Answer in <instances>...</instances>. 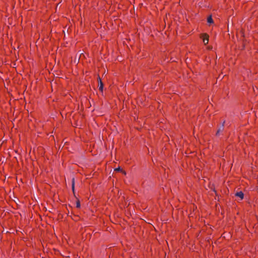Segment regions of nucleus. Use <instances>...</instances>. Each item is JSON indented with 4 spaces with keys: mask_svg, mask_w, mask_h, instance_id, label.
I'll list each match as a JSON object with an SVG mask.
<instances>
[{
    "mask_svg": "<svg viewBox=\"0 0 258 258\" xmlns=\"http://www.w3.org/2000/svg\"><path fill=\"white\" fill-rule=\"evenodd\" d=\"M207 22L209 24H212V23H213V19L212 18V16H209L208 19H207Z\"/></svg>",
    "mask_w": 258,
    "mask_h": 258,
    "instance_id": "6",
    "label": "nucleus"
},
{
    "mask_svg": "<svg viewBox=\"0 0 258 258\" xmlns=\"http://www.w3.org/2000/svg\"><path fill=\"white\" fill-rule=\"evenodd\" d=\"M202 38L203 39V42L205 45L207 44L209 42V36L206 34H204L202 35Z\"/></svg>",
    "mask_w": 258,
    "mask_h": 258,
    "instance_id": "1",
    "label": "nucleus"
},
{
    "mask_svg": "<svg viewBox=\"0 0 258 258\" xmlns=\"http://www.w3.org/2000/svg\"><path fill=\"white\" fill-rule=\"evenodd\" d=\"M121 170V169L119 167H118V168H117L115 169V171H120Z\"/></svg>",
    "mask_w": 258,
    "mask_h": 258,
    "instance_id": "8",
    "label": "nucleus"
},
{
    "mask_svg": "<svg viewBox=\"0 0 258 258\" xmlns=\"http://www.w3.org/2000/svg\"><path fill=\"white\" fill-rule=\"evenodd\" d=\"M103 84L102 82L101 79H100V83L99 84V89L100 91L102 92L103 91Z\"/></svg>",
    "mask_w": 258,
    "mask_h": 258,
    "instance_id": "4",
    "label": "nucleus"
},
{
    "mask_svg": "<svg viewBox=\"0 0 258 258\" xmlns=\"http://www.w3.org/2000/svg\"><path fill=\"white\" fill-rule=\"evenodd\" d=\"M72 188L74 193L75 192V179L73 178L72 181Z\"/></svg>",
    "mask_w": 258,
    "mask_h": 258,
    "instance_id": "5",
    "label": "nucleus"
},
{
    "mask_svg": "<svg viewBox=\"0 0 258 258\" xmlns=\"http://www.w3.org/2000/svg\"><path fill=\"white\" fill-rule=\"evenodd\" d=\"M225 121L224 120L223 122H222V124L221 125H223V127H224V124H225Z\"/></svg>",
    "mask_w": 258,
    "mask_h": 258,
    "instance_id": "9",
    "label": "nucleus"
},
{
    "mask_svg": "<svg viewBox=\"0 0 258 258\" xmlns=\"http://www.w3.org/2000/svg\"><path fill=\"white\" fill-rule=\"evenodd\" d=\"M80 206H81V205H80V201L79 200H78V201L77 202V203H76V207H77V208H80Z\"/></svg>",
    "mask_w": 258,
    "mask_h": 258,
    "instance_id": "7",
    "label": "nucleus"
},
{
    "mask_svg": "<svg viewBox=\"0 0 258 258\" xmlns=\"http://www.w3.org/2000/svg\"><path fill=\"white\" fill-rule=\"evenodd\" d=\"M100 79H100V78L99 77H98V81H99V82H100Z\"/></svg>",
    "mask_w": 258,
    "mask_h": 258,
    "instance_id": "10",
    "label": "nucleus"
},
{
    "mask_svg": "<svg viewBox=\"0 0 258 258\" xmlns=\"http://www.w3.org/2000/svg\"><path fill=\"white\" fill-rule=\"evenodd\" d=\"M224 127H223V125H221L219 127V128L218 129V130H217V132H216V136H219V134H220V133L221 132H222V131L224 130Z\"/></svg>",
    "mask_w": 258,
    "mask_h": 258,
    "instance_id": "3",
    "label": "nucleus"
},
{
    "mask_svg": "<svg viewBox=\"0 0 258 258\" xmlns=\"http://www.w3.org/2000/svg\"><path fill=\"white\" fill-rule=\"evenodd\" d=\"M236 197H239L241 200L243 199L244 194L242 191L237 192L235 194Z\"/></svg>",
    "mask_w": 258,
    "mask_h": 258,
    "instance_id": "2",
    "label": "nucleus"
}]
</instances>
